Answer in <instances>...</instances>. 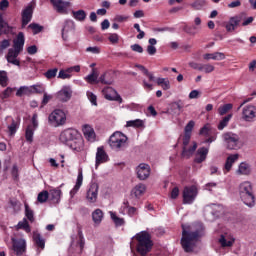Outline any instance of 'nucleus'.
I'll return each instance as SVG.
<instances>
[{
	"mask_svg": "<svg viewBox=\"0 0 256 256\" xmlns=\"http://www.w3.org/2000/svg\"><path fill=\"white\" fill-rule=\"evenodd\" d=\"M85 81L90 85H94V83H99V72L93 68L92 72L85 77Z\"/></svg>",
	"mask_w": 256,
	"mask_h": 256,
	"instance_id": "34",
	"label": "nucleus"
},
{
	"mask_svg": "<svg viewBox=\"0 0 256 256\" xmlns=\"http://www.w3.org/2000/svg\"><path fill=\"white\" fill-rule=\"evenodd\" d=\"M239 195L244 205L250 208L255 207V192H253L251 182L245 181L239 185Z\"/></svg>",
	"mask_w": 256,
	"mask_h": 256,
	"instance_id": "4",
	"label": "nucleus"
},
{
	"mask_svg": "<svg viewBox=\"0 0 256 256\" xmlns=\"http://www.w3.org/2000/svg\"><path fill=\"white\" fill-rule=\"evenodd\" d=\"M233 119V114L225 116L218 124V130L223 131L225 127L229 125V122Z\"/></svg>",
	"mask_w": 256,
	"mask_h": 256,
	"instance_id": "42",
	"label": "nucleus"
},
{
	"mask_svg": "<svg viewBox=\"0 0 256 256\" xmlns=\"http://www.w3.org/2000/svg\"><path fill=\"white\" fill-rule=\"evenodd\" d=\"M222 143L229 151L237 150L241 145V138L233 132H224L222 134Z\"/></svg>",
	"mask_w": 256,
	"mask_h": 256,
	"instance_id": "5",
	"label": "nucleus"
},
{
	"mask_svg": "<svg viewBox=\"0 0 256 256\" xmlns=\"http://www.w3.org/2000/svg\"><path fill=\"white\" fill-rule=\"evenodd\" d=\"M110 217L115 223L116 227H122V225H125V219L119 218L115 212H110Z\"/></svg>",
	"mask_w": 256,
	"mask_h": 256,
	"instance_id": "44",
	"label": "nucleus"
},
{
	"mask_svg": "<svg viewBox=\"0 0 256 256\" xmlns=\"http://www.w3.org/2000/svg\"><path fill=\"white\" fill-rule=\"evenodd\" d=\"M58 79H71V74L67 73L66 70H60L58 74Z\"/></svg>",
	"mask_w": 256,
	"mask_h": 256,
	"instance_id": "62",
	"label": "nucleus"
},
{
	"mask_svg": "<svg viewBox=\"0 0 256 256\" xmlns=\"http://www.w3.org/2000/svg\"><path fill=\"white\" fill-rule=\"evenodd\" d=\"M81 185H83V170L78 171L76 184L74 188L70 191L71 197H75V195H77V192L81 189Z\"/></svg>",
	"mask_w": 256,
	"mask_h": 256,
	"instance_id": "28",
	"label": "nucleus"
},
{
	"mask_svg": "<svg viewBox=\"0 0 256 256\" xmlns=\"http://www.w3.org/2000/svg\"><path fill=\"white\" fill-rule=\"evenodd\" d=\"M137 177L140 181H145L149 179V175H151V167L149 164L142 163L136 168Z\"/></svg>",
	"mask_w": 256,
	"mask_h": 256,
	"instance_id": "16",
	"label": "nucleus"
},
{
	"mask_svg": "<svg viewBox=\"0 0 256 256\" xmlns=\"http://www.w3.org/2000/svg\"><path fill=\"white\" fill-rule=\"evenodd\" d=\"M239 154H232L227 157L225 165H224V173H229L231 171V167H233V163L238 161Z\"/></svg>",
	"mask_w": 256,
	"mask_h": 256,
	"instance_id": "30",
	"label": "nucleus"
},
{
	"mask_svg": "<svg viewBox=\"0 0 256 256\" xmlns=\"http://www.w3.org/2000/svg\"><path fill=\"white\" fill-rule=\"evenodd\" d=\"M29 93H31V88L27 87V86H21L17 92H16V96L17 97H23V95H29Z\"/></svg>",
	"mask_w": 256,
	"mask_h": 256,
	"instance_id": "50",
	"label": "nucleus"
},
{
	"mask_svg": "<svg viewBox=\"0 0 256 256\" xmlns=\"http://www.w3.org/2000/svg\"><path fill=\"white\" fill-rule=\"evenodd\" d=\"M203 57L206 61H209V59H213V61H223V59H225V54L223 52H215L204 54Z\"/></svg>",
	"mask_w": 256,
	"mask_h": 256,
	"instance_id": "35",
	"label": "nucleus"
},
{
	"mask_svg": "<svg viewBox=\"0 0 256 256\" xmlns=\"http://www.w3.org/2000/svg\"><path fill=\"white\" fill-rule=\"evenodd\" d=\"M124 205L128 209L127 214L129 215V217H135V215H137V208L130 207L129 201H124Z\"/></svg>",
	"mask_w": 256,
	"mask_h": 256,
	"instance_id": "56",
	"label": "nucleus"
},
{
	"mask_svg": "<svg viewBox=\"0 0 256 256\" xmlns=\"http://www.w3.org/2000/svg\"><path fill=\"white\" fill-rule=\"evenodd\" d=\"M219 243L222 247H233L235 243V238L229 234H222L219 239Z\"/></svg>",
	"mask_w": 256,
	"mask_h": 256,
	"instance_id": "27",
	"label": "nucleus"
},
{
	"mask_svg": "<svg viewBox=\"0 0 256 256\" xmlns=\"http://www.w3.org/2000/svg\"><path fill=\"white\" fill-rule=\"evenodd\" d=\"M182 197H183L184 205H191V203H193V201H195L197 197V187L195 186L185 187L183 190Z\"/></svg>",
	"mask_w": 256,
	"mask_h": 256,
	"instance_id": "10",
	"label": "nucleus"
},
{
	"mask_svg": "<svg viewBox=\"0 0 256 256\" xmlns=\"http://www.w3.org/2000/svg\"><path fill=\"white\" fill-rule=\"evenodd\" d=\"M13 91H15V88H11V87L6 88L0 95L1 99H9V97L13 95Z\"/></svg>",
	"mask_w": 256,
	"mask_h": 256,
	"instance_id": "55",
	"label": "nucleus"
},
{
	"mask_svg": "<svg viewBox=\"0 0 256 256\" xmlns=\"http://www.w3.org/2000/svg\"><path fill=\"white\" fill-rule=\"evenodd\" d=\"M29 29H32L34 35H37L43 31V26L37 24V23H31L29 26Z\"/></svg>",
	"mask_w": 256,
	"mask_h": 256,
	"instance_id": "54",
	"label": "nucleus"
},
{
	"mask_svg": "<svg viewBox=\"0 0 256 256\" xmlns=\"http://www.w3.org/2000/svg\"><path fill=\"white\" fill-rule=\"evenodd\" d=\"M31 19H33V5L29 4L22 11V27H27L31 23Z\"/></svg>",
	"mask_w": 256,
	"mask_h": 256,
	"instance_id": "18",
	"label": "nucleus"
},
{
	"mask_svg": "<svg viewBox=\"0 0 256 256\" xmlns=\"http://www.w3.org/2000/svg\"><path fill=\"white\" fill-rule=\"evenodd\" d=\"M193 127H195V121L191 120L185 126V128H184L185 133L184 134L191 135V132L193 131Z\"/></svg>",
	"mask_w": 256,
	"mask_h": 256,
	"instance_id": "60",
	"label": "nucleus"
},
{
	"mask_svg": "<svg viewBox=\"0 0 256 256\" xmlns=\"http://www.w3.org/2000/svg\"><path fill=\"white\" fill-rule=\"evenodd\" d=\"M126 127H134L135 129H141V127H145V122L141 119L130 120L126 122Z\"/></svg>",
	"mask_w": 256,
	"mask_h": 256,
	"instance_id": "40",
	"label": "nucleus"
},
{
	"mask_svg": "<svg viewBox=\"0 0 256 256\" xmlns=\"http://www.w3.org/2000/svg\"><path fill=\"white\" fill-rule=\"evenodd\" d=\"M98 195H99V184L92 183L86 193L87 202L88 203H97Z\"/></svg>",
	"mask_w": 256,
	"mask_h": 256,
	"instance_id": "15",
	"label": "nucleus"
},
{
	"mask_svg": "<svg viewBox=\"0 0 256 256\" xmlns=\"http://www.w3.org/2000/svg\"><path fill=\"white\" fill-rule=\"evenodd\" d=\"M145 191H147V186L143 183H139L131 190V197L139 199V197L145 194Z\"/></svg>",
	"mask_w": 256,
	"mask_h": 256,
	"instance_id": "26",
	"label": "nucleus"
},
{
	"mask_svg": "<svg viewBox=\"0 0 256 256\" xmlns=\"http://www.w3.org/2000/svg\"><path fill=\"white\" fill-rule=\"evenodd\" d=\"M209 154V148L202 147L197 150L196 157L194 159L195 163H203L205 159H207V155Z\"/></svg>",
	"mask_w": 256,
	"mask_h": 256,
	"instance_id": "29",
	"label": "nucleus"
},
{
	"mask_svg": "<svg viewBox=\"0 0 256 256\" xmlns=\"http://www.w3.org/2000/svg\"><path fill=\"white\" fill-rule=\"evenodd\" d=\"M181 111H183V102L181 100L171 103L168 108L170 115H181Z\"/></svg>",
	"mask_w": 256,
	"mask_h": 256,
	"instance_id": "24",
	"label": "nucleus"
},
{
	"mask_svg": "<svg viewBox=\"0 0 256 256\" xmlns=\"http://www.w3.org/2000/svg\"><path fill=\"white\" fill-rule=\"evenodd\" d=\"M232 109H233V104H225L218 108V113L219 115H225L229 113V111H231Z\"/></svg>",
	"mask_w": 256,
	"mask_h": 256,
	"instance_id": "49",
	"label": "nucleus"
},
{
	"mask_svg": "<svg viewBox=\"0 0 256 256\" xmlns=\"http://www.w3.org/2000/svg\"><path fill=\"white\" fill-rule=\"evenodd\" d=\"M11 47V40L9 39H4L0 42V53H3L5 49H9Z\"/></svg>",
	"mask_w": 256,
	"mask_h": 256,
	"instance_id": "58",
	"label": "nucleus"
},
{
	"mask_svg": "<svg viewBox=\"0 0 256 256\" xmlns=\"http://www.w3.org/2000/svg\"><path fill=\"white\" fill-rule=\"evenodd\" d=\"M133 239L136 241V250L139 255H147L153 249V240H151V234L147 231L137 233Z\"/></svg>",
	"mask_w": 256,
	"mask_h": 256,
	"instance_id": "3",
	"label": "nucleus"
},
{
	"mask_svg": "<svg viewBox=\"0 0 256 256\" xmlns=\"http://www.w3.org/2000/svg\"><path fill=\"white\" fill-rule=\"evenodd\" d=\"M12 250L17 256L25 255V251H27V242L25 239L12 238Z\"/></svg>",
	"mask_w": 256,
	"mask_h": 256,
	"instance_id": "9",
	"label": "nucleus"
},
{
	"mask_svg": "<svg viewBox=\"0 0 256 256\" xmlns=\"http://www.w3.org/2000/svg\"><path fill=\"white\" fill-rule=\"evenodd\" d=\"M87 97L92 105H95V107H97V96L93 94V92H87Z\"/></svg>",
	"mask_w": 256,
	"mask_h": 256,
	"instance_id": "61",
	"label": "nucleus"
},
{
	"mask_svg": "<svg viewBox=\"0 0 256 256\" xmlns=\"http://www.w3.org/2000/svg\"><path fill=\"white\" fill-rule=\"evenodd\" d=\"M48 195H49V199H50V201H52V203H59V201H61L62 192H61V189H59V188L51 189L48 192Z\"/></svg>",
	"mask_w": 256,
	"mask_h": 256,
	"instance_id": "31",
	"label": "nucleus"
},
{
	"mask_svg": "<svg viewBox=\"0 0 256 256\" xmlns=\"http://www.w3.org/2000/svg\"><path fill=\"white\" fill-rule=\"evenodd\" d=\"M200 71L202 73H213L215 71V66L211 64H201Z\"/></svg>",
	"mask_w": 256,
	"mask_h": 256,
	"instance_id": "51",
	"label": "nucleus"
},
{
	"mask_svg": "<svg viewBox=\"0 0 256 256\" xmlns=\"http://www.w3.org/2000/svg\"><path fill=\"white\" fill-rule=\"evenodd\" d=\"M102 93L108 101H117L118 103H123V98L121 95L117 93V90L113 89L112 87H106L102 90Z\"/></svg>",
	"mask_w": 256,
	"mask_h": 256,
	"instance_id": "14",
	"label": "nucleus"
},
{
	"mask_svg": "<svg viewBox=\"0 0 256 256\" xmlns=\"http://www.w3.org/2000/svg\"><path fill=\"white\" fill-rule=\"evenodd\" d=\"M0 85L1 87H7L9 85V77H7V72L4 70L0 71Z\"/></svg>",
	"mask_w": 256,
	"mask_h": 256,
	"instance_id": "46",
	"label": "nucleus"
},
{
	"mask_svg": "<svg viewBox=\"0 0 256 256\" xmlns=\"http://www.w3.org/2000/svg\"><path fill=\"white\" fill-rule=\"evenodd\" d=\"M78 237L77 252L83 253V249L85 248V237H83V231H81V229L78 230Z\"/></svg>",
	"mask_w": 256,
	"mask_h": 256,
	"instance_id": "41",
	"label": "nucleus"
},
{
	"mask_svg": "<svg viewBox=\"0 0 256 256\" xmlns=\"http://www.w3.org/2000/svg\"><path fill=\"white\" fill-rule=\"evenodd\" d=\"M47 199H49V192L42 191L38 194L37 201L38 203H46Z\"/></svg>",
	"mask_w": 256,
	"mask_h": 256,
	"instance_id": "52",
	"label": "nucleus"
},
{
	"mask_svg": "<svg viewBox=\"0 0 256 256\" xmlns=\"http://www.w3.org/2000/svg\"><path fill=\"white\" fill-rule=\"evenodd\" d=\"M109 161V155L107 152H105V149L103 147H98L96 152V163L95 167H99L103 163H107Z\"/></svg>",
	"mask_w": 256,
	"mask_h": 256,
	"instance_id": "19",
	"label": "nucleus"
},
{
	"mask_svg": "<svg viewBox=\"0 0 256 256\" xmlns=\"http://www.w3.org/2000/svg\"><path fill=\"white\" fill-rule=\"evenodd\" d=\"M108 40L113 44L119 43V35L117 33L110 34Z\"/></svg>",
	"mask_w": 256,
	"mask_h": 256,
	"instance_id": "63",
	"label": "nucleus"
},
{
	"mask_svg": "<svg viewBox=\"0 0 256 256\" xmlns=\"http://www.w3.org/2000/svg\"><path fill=\"white\" fill-rule=\"evenodd\" d=\"M33 240L36 247H38L40 251H43V249H45V239L43 238V236H41V234L34 232Z\"/></svg>",
	"mask_w": 256,
	"mask_h": 256,
	"instance_id": "33",
	"label": "nucleus"
},
{
	"mask_svg": "<svg viewBox=\"0 0 256 256\" xmlns=\"http://www.w3.org/2000/svg\"><path fill=\"white\" fill-rule=\"evenodd\" d=\"M71 95H73L71 88L64 87L57 93V100L62 101L63 103H67V101L71 99Z\"/></svg>",
	"mask_w": 256,
	"mask_h": 256,
	"instance_id": "21",
	"label": "nucleus"
},
{
	"mask_svg": "<svg viewBox=\"0 0 256 256\" xmlns=\"http://www.w3.org/2000/svg\"><path fill=\"white\" fill-rule=\"evenodd\" d=\"M237 173L238 175H249L251 173V167L249 164L242 162L238 167Z\"/></svg>",
	"mask_w": 256,
	"mask_h": 256,
	"instance_id": "39",
	"label": "nucleus"
},
{
	"mask_svg": "<svg viewBox=\"0 0 256 256\" xmlns=\"http://www.w3.org/2000/svg\"><path fill=\"white\" fill-rule=\"evenodd\" d=\"M190 141H191V135L184 134L183 141H182L183 147H182V153H181V157H183V159H191L195 151H197V142H193V145L190 148H187V145H189Z\"/></svg>",
	"mask_w": 256,
	"mask_h": 256,
	"instance_id": "8",
	"label": "nucleus"
},
{
	"mask_svg": "<svg viewBox=\"0 0 256 256\" xmlns=\"http://www.w3.org/2000/svg\"><path fill=\"white\" fill-rule=\"evenodd\" d=\"M92 219L93 222L96 225H100L101 222L103 221V210L101 209H96L93 213H92Z\"/></svg>",
	"mask_w": 256,
	"mask_h": 256,
	"instance_id": "38",
	"label": "nucleus"
},
{
	"mask_svg": "<svg viewBox=\"0 0 256 256\" xmlns=\"http://www.w3.org/2000/svg\"><path fill=\"white\" fill-rule=\"evenodd\" d=\"M59 71V69L57 68H53V69H49L47 72H45V77L46 79H54V77H57V72Z\"/></svg>",
	"mask_w": 256,
	"mask_h": 256,
	"instance_id": "57",
	"label": "nucleus"
},
{
	"mask_svg": "<svg viewBox=\"0 0 256 256\" xmlns=\"http://www.w3.org/2000/svg\"><path fill=\"white\" fill-rule=\"evenodd\" d=\"M23 47H25V34H23V32H19L13 40V48L8 49L6 61L11 63V65L21 67V62L17 58L23 52Z\"/></svg>",
	"mask_w": 256,
	"mask_h": 256,
	"instance_id": "2",
	"label": "nucleus"
},
{
	"mask_svg": "<svg viewBox=\"0 0 256 256\" xmlns=\"http://www.w3.org/2000/svg\"><path fill=\"white\" fill-rule=\"evenodd\" d=\"M48 123L51 127H63L67 123V114L61 109H56L48 116Z\"/></svg>",
	"mask_w": 256,
	"mask_h": 256,
	"instance_id": "7",
	"label": "nucleus"
},
{
	"mask_svg": "<svg viewBox=\"0 0 256 256\" xmlns=\"http://www.w3.org/2000/svg\"><path fill=\"white\" fill-rule=\"evenodd\" d=\"M68 147H70V149L73 151H83V138L79 132L77 133V136L68 144Z\"/></svg>",
	"mask_w": 256,
	"mask_h": 256,
	"instance_id": "20",
	"label": "nucleus"
},
{
	"mask_svg": "<svg viewBox=\"0 0 256 256\" xmlns=\"http://www.w3.org/2000/svg\"><path fill=\"white\" fill-rule=\"evenodd\" d=\"M74 34H75V21L69 20V19L65 20L61 30L63 41H68L69 37H71V35H74Z\"/></svg>",
	"mask_w": 256,
	"mask_h": 256,
	"instance_id": "11",
	"label": "nucleus"
},
{
	"mask_svg": "<svg viewBox=\"0 0 256 256\" xmlns=\"http://www.w3.org/2000/svg\"><path fill=\"white\" fill-rule=\"evenodd\" d=\"M197 29H199V27L197 26L185 25L183 27V31H185V33H188V35H197Z\"/></svg>",
	"mask_w": 256,
	"mask_h": 256,
	"instance_id": "53",
	"label": "nucleus"
},
{
	"mask_svg": "<svg viewBox=\"0 0 256 256\" xmlns=\"http://www.w3.org/2000/svg\"><path fill=\"white\" fill-rule=\"evenodd\" d=\"M83 135L87 141H90V143H94L96 139L95 130L90 125L86 124L82 128Z\"/></svg>",
	"mask_w": 256,
	"mask_h": 256,
	"instance_id": "23",
	"label": "nucleus"
},
{
	"mask_svg": "<svg viewBox=\"0 0 256 256\" xmlns=\"http://www.w3.org/2000/svg\"><path fill=\"white\" fill-rule=\"evenodd\" d=\"M156 83L159 87H162L163 91H169V89H171L169 78H157Z\"/></svg>",
	"mask_w": 256,
	"mask_h": 256,
	"instance_id": "37",
	"label": "nucleus"
},
{
	"mask_svg": "<svg viewBox=\"0 0 256 256\" xmlns=\"http://www.w3.org/2000/svg\"><path fill=\"white\" fill-rule=\"evenodd\" d=\"M245 12L240 13L239 15L233 16L230 18L229 23L232 25L234 29H237L239 23L245 21Z\"/></svg>",
	"mask_w": 256,
	"mask_h": 256,
	"instance_id": "32",
	"label": "nucleus"
},
{
	"mask_svg": "<svg viewBox=\"0 0 256 256\" xmlns=\"http://www.w3.org/2000/svg\"><path fill=\"white\" fill-rule=\"evenodd\" d=\"M205 235V227L202 223L193 225L182 224V237L180 243L185 253H193L199 239Z\"/></svg>",
	"mask_w": 256,
	"mask_h": 256,
	"instance_id": "1",
	"label": "nucleus"
},
{
	"mask_svg": "<svg viewBox=\"0 0 256 256\" xmlns=\"http://www.w3.org/2000/svg\"><path fill=\"white\" fill-rule=\"evenodd\" d=\"M78 133L79 132L75 129H66L60 133L59 139L61 143L67 145L68 147L69 144L75 139V137H77Z\"/></svg>",
	"mask_w": 256,
	"mask_h": 256,
	"instance_id": "12",
	"label": "nucleus"
},
{
	"mask_svg": "<svg viewBox=\"0 0 256 256\" xmlns=\"http://www.w3.org/2000/svg\"><path fill=\"white\" fill-rule=\"evenodd\" d=\"M25 216L27 217L30 223H33V221H35L34 212L29 207V204H25Z\"/></svg>",
	"mask_w": 256,
	"mask_h": 256,
	"instance_id": "47",
	"label": "nucleus"
},
{
	"mask_svg": "<svg viewBox=\"0 0 256 256\" xmlns=\"http://www.w3.org/2000/svg\"><path fill=\"white\" fill-rule=\"evenodd\" d=\"M72 16L76 21L83 23L87 19V12L85 10L72 11Z\"/></svg>",
	"mask_w": 256,
	"mask_h": 256,
	"instance_id": "36",
	"label": "nucleus"
},
{
	"mask_svg": "<svg viewBox=\"0 0 256 256\" xmlns=\"http://www.w3.org/2000/svg\"><path fill=\"white\" fill-rule=\"evenodd\" d=\"M13 26H9V23L3 19V14H0V36L1 35H13Z\"/></svg>",
	"mask_w": 256,
	"mask_h": 256,
	"instance_id": "22",
	"label": "nucleus"
},
{
	"mask_svg": "<svg viewBox=\"0 0 256 256\" xmlns=\"http://www.w3.org/2000/svg\"><path fill=\"white\" fill-rule=\"evenodd\" d=\"M256 117V107L253 105H247L242 109V119L244 121H253Z\"/></svg>",
	"mask_w": 256,
	"mask_h": 256,
	"instance_id": "17",
	"label": "nucleus"
},
{
	"mask_svg": "<svg viewBox=\"0 0 256 256\" xmlns=\"http://www.w3.org/2000/svg\"><path fill=\"white\" fill-rule=\"evenodd\" d=\"M209 133H211V125L206 124L201 129L199 134L203 135L204 137H209Z\"/></svg>",
	"mask_w": 256,
	"mask_h": 256,
	"instance_id": "59",
	"label": "nucleus"
},
{
	"mask_svg": "<svg viewBox=\"0 0 256 256\" xmlns=\"http://www.w3.org/2000/svg\"><path fill=\"white\" fill-rule=\"evenodd\" d=\"M17 229H23V231L26 233H31V226H29L27 218H24L22 221L18 222Z\"/></svg>",
	"mask_w": 256,
	"mask_h": 256,
	"instance_id": "43",
	"label": "nucleus"
},
{
	"mask_svg": "<svg viewBox=\"0 0 256 256\" xmlns=\"http://www.w3.org/2000/svg\"><path fill=\"white\" fill-rule=\"evenodd\" d=\"M55 11H57L60 15H69V7L71 3L65 2L63 0H50Z\"/></svg>",
	"mask_w": 256,
	"mask_h": 256,
	"instance_id": "13",
	"label": "nucleus"
},
{
	"mask_svg": "<svg viewBox=\"0 0 256 256\" xmlns=\"http://www.w3.org/2000/svg\"><path fill=\"white\" fill-rule=\"evenodd\" d=\"M32 89L35 90V93L45 94V87H43V85H33Z\"/></svg>",
	"mask_w": 256,
	"mask_h": 256,
	"instance_id": "64",
	"label": "nucleus"
},
{
	"mask_svg": "<svg viewBox=\"0 0 256 256\" xmlns=\"http://www.w3.org/2000/svg\"><path fill=\"white\" fill-rule=\"evenodd\" d=\"M206 1L205 0H196L192 4H190V7L192 9H195L196 11H199L205 7Z\"/></svg>",
	"mask_w": 256,
	"mask_h": 256,
	"instance_id": "48",
	"label": "nucleus"
},
{
	"mask_svg": "<svg viewBox=\"0 0 256 256\" xmlns=\"http://www.w3.org/2000/svg\"><path fill=\"white\" fill-rule=\"evenodd\" d=\"M34 134H35V129H33V126L28 125V127L26 128V133H25L26 141H28V143H33V135Z\"/></svg>",
	"mask_w": 256,
	"mask_h": 256,
	"instance_id": "45",
	"label": "nucleus"
},
{
	"mask_svg": "<svg viewBox=\"0 0 256 256\" xmlns=\"http://www.w3.org/2000/svg\"><path fill=\"white\" fill-rule=\"evenodd\" d=\"M128 138L121 132H114L109 139V145L113 151H123L127 147Z\"/></svg>",
	"mask_w": 256,
	"mask_h": 256,
	"instance_id": "6",
	"label": "nucleus"
},
{
	"mask_svg": "<svg viewBox=\"0 0 256 256\" xmlns=\"http://www.w3.org/2000/svg\"><path fill=\"white\" fill-rule=\"evenodd\" d=\"M6 121H7L8 133L10 136H13L15 133H17L19 124L11 116L6 117Z\"/></svg>",
	"mask_w": 256,
	"mask_h": 256,
	"instance_id": "25",
	"label": "nucleus"
}]
</instances>
